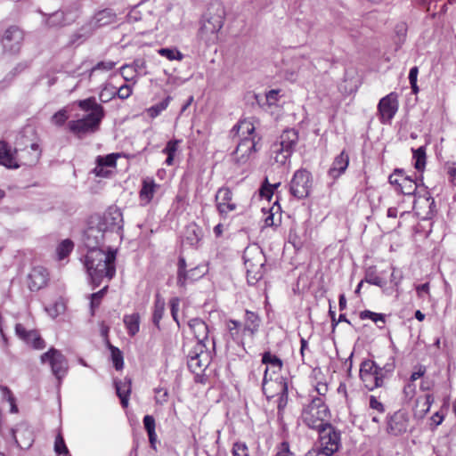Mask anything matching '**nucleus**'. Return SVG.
Masks as SVG:
<instances>
[{"mask_svg": "<svg viewBox=\"0 0 456 456\" xmlns=\"http://www.w3.org/2000/svg\"><path fill=\"white\" fill-rule=\"evenodd\" d=\"M116 254L117 251L109 248L87 250L84 257V265L94 286H99L102 281L106 278L110 281L116 273Z\"/></svg>", "mask_w": 456, "mask_h": 456, "instance_id": "obj_1", "label": "nucleus"}, {"mask_svg": "<svg viewBox=\"0 0 456 456\" xmlns=\"http://www.w3.org/2000/svg\"><path fill=\"white\" fill-rule=\"evenodd\" d=\"M247 279L249 284H255L263 278L266 272V257L257 244L247 247L243 254Z\"/></svg>", "mask_w": 456, "mask_h": 456, "instance_id": "obj_2", "label": "nucleus"}, {"mask_svg": "<svg viewBox=\"0 0 456 456\" xmlns=\"http://www.w3.org/2000/svg\"><path fill=\"white\" fill-rule=\"evenodd\" d=\"M330 411L322 397H314L301 413L302 422L311 429L321 430L329 423Z\"/></svg>", "mask_w": 456, "mask_h": 456, "instance_id": "obj_3", "label": "nucleus"}, {"mask_svg": "<svg viewBox=\"0 0 456 456\" xmlns=\"http://www.w3.org/2000/svg\"><path fill=\"white\" fill-rule=\"evenodd\" d=\"M360 378L364 387L372 391L384 385L386 375L383 373V369H380L375 362L365 360L361 364Z\"/></svg>", "mask_w": 456, "mask_h": 456, "instance_id": "obj_4", "label": "nucleus"}, {"mask_svg": "<svg viewBox=\"0 0 456 456\" xmlns=\"http://www.w3.org/2000/svg\"><path fill=\"white\" fill-rule=\"evenodd\" d=\"M189 370L196 376L204 372L210 362V356L203 343H196L187 354Z\"/></svg>", "mask_w": 456, "mask_h": 456, "instance_id": "obj_5", "label": "nucleus"}, {"mask_svg": "<svg viewBox=\"0 0 456 456\" xmlns=\"http://www.w3.org/2000/svg\"><path fill=\"white\" fill-rule=\"evenodd\" d=\"M207 273L208 268L205 265H197L187 270L186 260L183 256H180L177 263L176 284L181 288H185L188 283L200 280Z\"/></svg>", "mask_w": 456, "mask_h": 456, "instance_id": "obj_6", "label": "nucleus"}, {"mask_svg": "<svg viewBox=\"0 0 456 456\" xmlns=\"http://www.w3.org/2000/svg\"><path fill=\"white\" fill-rule=\"evenodd\" d=\"M319 432V452L325 456H331L340 447V433L330 424L322 428Z\"/></svg>", "mask_w": 456, "mask_h": 456, "instance_id": "obj_7", "label": "nucleus"}, {"mask_svg": "<svg viewBox=\"0 0 456 456\" xmlns=\"http://www.w3.org/2000/svg\"><path fill=\"white\" fill-rule=\"evenodd\" d=\"M233 143L236 144V148L232 152V160L239 167H242L244 171L251 154L258 151L257 142L256 138H240Z\"/></svg>", "mask_w": 456, "mask_h": 456, "instance_id": "obj_8", "label": "nucleus"}, {"mask_svg": "<svg viewBox=\"0 0 456 456\" xmlns=\"http://www.w3.org/2000/svg\"><path fill=\"white\" fill-rule=\"evenodd\" d=\"M40 360L42 363H49L53 374L59 382L67 374L69 369L68 361L61 351L52 347L41 355Z\"/></svg>", "mask_w": 456, "mask_h": 456, "instance_id": "obj_9", "label": "nucleus"}, {"mask_svg": "<svg viewBox=\"0 0 456 456\" xmlns=\"http://www.w3.org/2000/svg\"><path fill=\"white\" fill-rule=\"evenodd\" d=\"M99 114H87L84 118L69 122V129L76 136L81 138L84 135L96 132L102 118Z\"/></svg>", "mask_w": 456, "mask_h": 456, "instance_id": "obj_10", "label": "nucleus"}, {"mask_svg": "<svg viewBox=\"0 0 456 456\" xmlns=\"http://www.w3.org/2000/svg\"><path fill=\"white\" fill-rule=\"evenodd\" d=\"M312 176L306 169L297 170L290 182V193L297 199L306 198L311 191Z\"/></svg>", "mask_w": 456, "mask_h": 456, "instance_id": "obj_11", "label": "nucleus"}, {"mask_svg": "<svg viewBox=\"0 0 456 456\" xmlns=\"http://www.w3.org/2000/svg\"><path fill=\"white\" fill-rule=\"evenodd\" d=\"M96 221L92 220L86 229L83 241L87 250L102 249L105 236L108 234Z\"/></svg>", "mask_w": 456, "mask_h": 456, "instance_id": "obj_12", "label": "nucleus"}, {"mask_svg": "<svg viewBox=\"0 0 456 456\" xmlns=\"http://www.w3.org/2000/svg\"><path fill=\"white\" fill-rule=\"evenodd\" d=\"M16 162L18 168L22 166L32 167L36 165L42 153V150L37 142H31L23 148H15Z\"/></svg>", "mask_w": 456, "mask_h": 456, "instance_id": "obj_13", "label": "nucleus"}, {"mask_svg": "<svg viewBox=\"0 0 456 456\" xmlns=\"http://www.w3.org/2000/svg\"><path fill=\"white\" fill-rule=\"evenodd\" d=\"M99 225L107 232L119 231L123 227V216L119 208L117 207H110L103 214L96 219Z\"/></svg>", "mask_w": 456, "mask_h": 456, "instance_id": "obj_14", "label": "nucleus"}, {"mask_svg": "<svg viewBox=\"0 0 456 456\" xmlns=\"http://www.w3.org/2000/svg\"><path fill=\"white\" fill-rule=\"evenodd\" d=\"M224 13V9L220 4H212L203 15L201 28H223Z\"/></svg>", "mask_w": 456, "mask_h": 456, "instance_id": "obj_15", "label": "nucleus"}, {"mask_svg": "<svg viewBox=\"0 0 456 456\" xmlns=\"http://www.w3.org/2000/svg\"><path fill=\"white\" fill-rule=\"evenodd\" d=\"M398 110L397 95L391 93L383 97L378 105L381 123H388L395 115Z\"/></svg>", "mask_w": 456, "mask_h": 456, "instance_id": "obj_16", "label": "nucleus"}, {"mask_svg": "<svg viewBox=\"0 0 456 456\" xmlns=\"http://www.w3.org/2000/svg\"><path fill=\"white\" fill-rule=\"evenodd\" d=\"M387 431L392 436H399L407 431L409 419L403 411H397L387 418Z\"/></svg>", "mask_w": 456, "mask_h": 456, "instance_id": "obj_17", "label": "nucleus"}, {"mask_svg": "<svg viewBox=\"0 0 456 456\" xmlns=\"http://www.w3.org/2000/svg\"><path fill=\"white\" fill-rule=\"evenodd\" d=\"M23 37V30H4L1 38L4 50L11 53H18Z\"/></svg>", "mask_w": 456, "mask_h": 456, "instance_id": "obj_18", "label": "nucleus"}, {"mask_svg": "<svg viewBox=\"0 0 456 456\" xmlns=\"http://www.w3.org/2000/svg\"><path fill=\"white\" fill-rule=\"evenodd\" d=\"M15 333L20 339L35 349H43L45 346V340L37 330H27L20 323L16 324Z\"/></svg>", "mask_w": 456, "mask_h": 456, "instance_id": "obj_19", "label": "nucleus"}, {"mask_svg": "<svg viewBox=\"0 0 456 456\" xmlns=\"http://www.w3.org/2000/svg\"><path fill=\"white\" fill-rule=\"evenodd\" d=\"M48 281L47 270L43 266L34 267L28 276V286L31 291L44 288Z\"/></svg>", "mask_w": 456, "mask_h": 456, "instance_id": "obj_20", "label": "nucleus"}, {"mask_svg": "<svg viewBox=\"0 0 456 456\" xmlns=\"http://www.w3.org/2000/svg\"><path fill=\"white\" fill-rule=\"evenodd\" d=\"M12 438L17 446L21 449H28L33 442V433L26 425H19L16 428L11 430Z\"/></svg>", "mask_w": 456, "mask_h": 456, "instance_id": "obj_21", "label": "nucleus"}, {"mask_svg": "<svg viewBox=\"0 0 456 456\" xmlns=\"http://www.w3.org/2000/svg\"><path fill=\"white\" fill-rule=\"evenodd\" d=\"M118 17L116 12L110 8L102 9L94 13L90 20V26L94 28H102L112 26L117 23Z\"/></svg>", "mask_w": 456, "mask_h": 456, "instance_id": "obj_22", "label": "nucleus"}, {"mask_svg": "<svg viewBox=\"0 0 456 456\" xmlns=\"http://www.w3.org/2000/svg\"><path fill=\"white\" fill-rule=\"evenodd\" d=\"M232 136V142L239 141L240 138H256L255 126L249 120H240L230 131Z\"/></svg>", "mask_w": 456, "mask_h": 456, "instance_id": "obj_23", "label": "nucleus"}, {"mask_svg": "<svg viewBox=\"0 0 456 456\" xmlns=\"http://www.w3.org/2000/svg\"><path fill=\"white\" fill-rule=\"evenodd\" d=\"M15 159V149L12 150L6 142L0 141V165L9 169H17L18 165Z\"/></svg>", "mask_w": 456, "mask_h": 456, "instance_id": "obj_24", "label": "nucleus"}, {"mask_svg": "<svg viewBox=\"0 0 456 456\" xmlns=\"http://www.w3.org/2000/svg\"><path fill=\"white\" fill-rule=\"evenodd\" d=\"M349 164V157L344 151H341L333 160L328 175L332 179L338 178L345 173Z\"/></svg>", "mask_w": 456, "mask_h": 456, "instance_id": "obj_25", "label": "nucleus"}, {"mask_svg": "<svg viewBox=\"0 0 456 456\" xmlns=\"http://www.w3.org/2000/svg\"><path fill=\"white\" fill-rule=\"evenodd\" d=\"M230 323L233 324V329H240L243 326V332L248 331L252 334L258 328L259 319L255 313L246 310L243 323L236 320H230Z\"/></svg>", "mask_w": 456, "mask_h": 456, "instance_id": "obj_26", "label": "nucleus"}, {"mask_svg": "<svg viewBox=\"0 0 456 456\" xmlns=\"http://www.w3.org/2000/svg\"><path fill=\"white\" fill-rule=\"evenodd\" d=\"M159 187V185L157 184L153 179H143L142 188L139 192L141 205L145 206L149 204Z\"/></svg>", "mask_w": 456, "mask_h": 456, "instance_id": "obj_27", "label": "nucleus"}, {"mask_svg": "<svg viewBox=\"0 0 456 456\" xmlns=\"http://www.w3.org/2000/svg\"><path fill=\"white\" fill-rule=\"evenodd\" d=\"M298 142V133L295 129H287L280 136V143L278 147L293 152Z\"/></svg>", "mask_w": 456, "mask_h": 456, "instance_id": "obj_28", "label": "nucleus"}, {"mask_svg": "<svg viewBox=\"0 0 456 456\" xmlns=\"http://www.w3.org/2000/svg\"><path fill=\"white\" fill-rule=\"evenodd\" d=\"M201 229L191 223L185 227L183 235V243L189 246H196L201 239Z\"/></svg>", "mask_w": 456, "mask_h": 456, "instance_id": "obj_29", "label": "nucleus"}, {"mask_svg": "<svg viewBox=\"0 0 456 456\" xmlns=\"http://www.w3.org/2000/svg\"><path fill=\"white\" fill-rule=\"evenodd\" d=\"M188 325L195 336L197 340L196 343H203V341L208 338V325L199 318L190 320Z\"/></svg>", "mask_w": 456, "mask_h": 456, "instance_id": "obj_30", "label": "nucleus"}, {"mask_svg": "<svg viewBox=\"0 0 456 456\" xmlns=\"http://www.w3.org/2000/svg\"><path fill=\"white\" fill-rule=\"evenodd\" d=\"M78 107L84 111H89L88 114H99L100 118H103L105 112L103 107L97 103L95 98L89 97L77 102Z\"/></svg>", "mask_w": 456, "mask_h": 456, "instance_id": "obj_31", "label": "nucleus"}, {"mask_svg": "<svg viewBox=\"0 0 456 456\" xmlns=\"http://www.w3.org/2000/svg\"><path fill=\"white\" fill-rule=\"evenodd\" d=\"M117 395L120 399L121 405L126 408L128 404V397L131 393V380L125 379L124 381H114Z\"/></svg>", "mask_w": 456, "mask_h": 456, "instance_id": "obj_32", "label": "nucleus"}, {"mask_svg": "<svg viewBox=\"0 0 456 456\" xmlns=\"http://www.w3.org/2000/svg\"><path fill=\"white\" fill-rule=\"evenodd\" d=\"M166 302L159 293L155 295V301L152 313V322L159 329V322L164 315Z\"/></svg>", "mask_w": 456, "mask_h": 456, "instance_id": "obj_33", "label": "nucleus"}, {"mask_svg": "<svg viewBox=\"0 0 456 456\" xmlns=\"http://www.w3.org/2000/svg\"><path fill=\"white\" fill-rule=\"evenodd\" d=\"M146 69V61L144 59L138 58L135 59L132 64H125L121 67V74L124 77V78L128 81V78L126 75V70H132L133 72L136 74H143L146 75L147 72L145 71Z\"/></svg>", "mask_w": 456, "mask_h": 456, "instance_id": "obj_34", "label": "nucleus"}, {"mask_svg": "<svg viewBox=\"0 0 456 456\" xmlns=\"http://www.w3.org/2000/svg\"><path fill=\"white\" fill-rule=\"evenodd\" d=\"M216 208L220 215L226 216L228 213V188H220L216 194Z\"/></svg>", "mask_w": 456, "mask_h": 456, "instance_id": "obj_35", "label": "nucleus"}, {"mask_svg": "<svg viewBox=\"0 0 456 456\" xmlns=\"http://www.w3.org/2000/svg\"><path fill=\"white\" fill-rule=\"evenodd\" d=\"M123 322L130 336H134L139 331L140 328V316L139 314L134 313L132 314H126Z\"/></svg>", "mask_w": 456, "mask_h": 456, "instance_id": "obj_36", "label": "nucleus"}, {"mask_svg": "<svg viewBox=\"0 0 456 456\" xmlns=\"http://www.w3.org/2000/svg\"><path fill=\"white\" fill-rule=\"evenodd\" d=\"M412 158L414 159V167L418 171H423L426 166V148L420 146L416 150H412Z\"/></svg>", "mask_w": 456, "mask_h": 456, "instance_id": "obj_37", "label": "nucleus"}, {"mask_svg": "<svg viewBox=\"0 0 456 456\" xmlns=\"http://www.w3.org/2000/svg\"><path fill=\"white\" fill-rule=\"evenodd\" d=\"M417 183L409 176L403 177L400 183V191L404 195H413L417 190Z\"/></svg>", "mask_w": 456, "mask_h": 456, "instance_id": "obj_38", "label": "nucleus"}, {"mask_svg": "<svg viewBox=\"0 0 456 456\" xmlns=\"http://www.w3.org/2000/svg\"><path fill=\"white\" fill-rule=\"evenodd\" d=\"M171 100H172V97L168 95L164 100L159 102V103L149 108L147 110L149 116L152 118L158 117L163 110H165L167 108Z\"/></svg>", "mask_w": 456, "mask_h": 456, "instance_id": "obj_39", "label": "nucleus"}, {"mask_svg": "<svg viewBox=\"0 0 456 456\" xmlns=\"http://www.w3.org/2000/svg\"><path fill=\"white\" fill-rule=\"evenodd\" d=\"M273 153L274 154V161L281 166L285 165L289 160L292 154L291 152L278 147V145L273 146Z\"/></svg>", "mask_w": 456, "mask_h": 456, "instance_id": "obj_40", "label": "nucleus"}, {"mask_svg": "<svg viewBox=\"0 0 456 456\" xmlns=\"http://www.w3.org/2000/svg\"><path fill=\"white\" fill-rule=\"evenodd\" d=\"M109 348L111 354V360L117 370H120L124 367V358L122 352L116 346L109 344Z\"/></svg>", "mask_w": 456, "mask_h": 456, "instance_id": "obj_41", "label": "nucleus"}, {"mask_svg": "<svg viewBox=\"0 0 456 456\" xmlns=\"http://www.w3.org/2000/svg\"><path fill=\"white\" fill-rule=\"evenodd\" d=\"M74 243L71 240L66 239L62 240L57 247V254L60 260L64 259L73 250Z\"/></svg>", "mask_w": 456, "mask_h": 456, "instance_id": "obj_42", "label": "nucleus"}, {"mask_svg": "<svg viewBox=\"0 0 456 456\" xmlns=\"http://www.w3.org/2000/svg\"><path fill=\"white\" fill-rule=\"evenodd\" d=\"M280 184V182L272 184L269 183L268 177H265L260 188L261 197L270 200L273 194V190L278 188Z\"/></svg>", "mask_w": 456, "mask_h": 456, "instance_id": "obj_43", "label": "nucleus"}, {"mask_svg": "<svg viewBox=\"0 0 456 456\" xmlns=\"http://www.w3.org/2000/svg\"><path fill=\"white\" fill-rule=\"evenodd\" d=\"M262 362L266 365L277 368L279 370L282 368V361L274 354H272L269 351L265 352L262 357Z\"/></svg>", "mask_w": 456, "mask_h": 456, "instance_id": "obj_44", "label": "nucleus"}, {"mask_svg": "<svg viewBox=\"0 0 456 456\" xmlns=\"http://www.w3.org/2000/svg\"><path fill=\"white\" fill-rule=\"evenodd\" d=\"M159 54L161 56L166 57L169 61H182L183 58V53L178 51L177 49H172V48H160L158 50Z\"/></svg>", "mask_w": 456, "mask_h": 456, "instance_id": "obj_45", "label": "nucleus"}, {"mask_svg": "<svg viewBox=\"0 0 456 456\" xmlns=\"http://www.w3.org/2000/svg\"><path fill=\"white\" fill-rule=\"evenodd\" d=\"M364 281L371 285H375L380 288L386 285V281L378 276L376 273L371 269H369L366 272Z\"/></svg>", "mask_w": 456, "mask_h": 456, "instance_id": "obj_46", "label": "nucleus"}, {"mask_svg": "<svg viewBox=\"0 0 456 456\" xmlns=\"http://www.w3.org/2000/svg\"><path fill=\"white\" fill-rule=\"evenodd\" d=\"M117 158L118 155L116 154H108L104 157L99 156L97 158L96 163L99 164V166H103L105 167H115L117 164Z\"/></svg>", "mask_w": 456, "mask_h": 456, "instance_id": "obj_47", "label": "nucleus"}, {"mask_svg": "<svg viewBox=\"0 0 456 456\" xmlns=\"http://www.w3.org/2000/svg\"><path fill=\"white\" fill-rule=\"evenodd\" d=\"M54 451L57 454L63 456L69 455L68 447L66 446L65 441L61 434H58L54 442Z\"/></svg>", "mask_w": 456, "mask_h": 456, "instance_id": "obj_48", "label": "nucleus"}, {"mask_svg": "<svg viewBox=\"0 0 456 456\" xmlns=\"http://www.w3.org/2000/svg\"><path fill=\"white\" fill-rule=\"evenodd\" d=\"M360 318L362 320L370 319L373 321L375 323H378L379 322L385 323V316L382 314H377L370 310H364L361 312Z\"/></svg>", "mask_w": 456, "mask_h": 456, "instance_id": "obj_49", "label": "nucleus"}, {"mask_svg": "<svg viewBox=\"0 0 456 456\" xmlns=\"http://www.w3.org/2000/svg\"><path fill=\"white\" fill-rule=\"evenodd\" d=\"M64 19V13L61 11H57L52 13L47 21V25L49 27H56V26H66L65 23L62 22Z\"/></svg>", "mask_w": 456, "mask_h": 456, "instance_id": "obj_50", "label": "nucleus"}, {"mask_svg": "<svg viewBox=\"0 0 456 456\" xmlns=\"http://www.w3.org/2000/svg\"><path fill=\"white\" fill-rule=\"evenodd\" d=\"M434 401V396L429 394L426 395L422 401H420L419 399L417 401V403L421 404L422 406L421 413L419 414L421 418L424 417L429 411Z\"/></svg>", "mask_w": 456, "mask_h": 456, "instance_id": "obj_51", "label": "nucleus"}, {"mask_svg": "<svg viewBox=\"0 0 456 456\" xmlns=\"http://www.w3.org/2000/svg\"><path fill=\"white\" fill-rule=\"evenodd\" d=\"M68 118L69 116L67 110L65 109H61L52 116L51 122L58 126H61L64 125Z\"/></svg>", "mask_w": 456, "mask_h": 456, "instance_id": "obj_52", "label": "nucleus"}, {"mask_svg": "<svg viewBox=\"0 0 456 456\" xmlns=\"http://www.w3.org/2000/svg\"><path fill=\"white\" fill-rule=\"evenodd\" d=\"M233 456H249L248 448L243 442H237L232 446Z\"/></svg>", "mask_w": 456, "mask_h": 456, "instance_id": "obj_53", "label": "nucleus"}, {"mask_svg": "<svg viewBox=\"0 0 456 456\" xmlns=\"http://www.w3.org/2000/svg\"><path fill=\"white\" fill-rule=\"evenodd\" d=\"M108 289V285L104 286L101 290H99L96 293H93L91 295V308L94 309V307L99 306L102 298L106 294Z\"/></svg>", "mask_w": 456, "mask_h": 456, "instance_id": "obj_54", "label": "nucleus"}, {"mask_svg": "<svg viewBox=\"0 0 456 456\" xmlns=\"http://www.w3.org/2000/svg\"><path fill=\"white\" fill-rule=\"evenodd\" d=\"M88 37L87 35L80 34V33H73L70 36L69 41L67 43L68 46H78L81 45L86 38Z\"/></svg>", "mask_w": 456, "mask_h": 456, "instance_id": "obj_55", "label": "nucleus"}, {"mask_svg": "<svg viewBox=\"0 0 456 456\" xmlns=\"http://www.w3.org/2000/svg\"><path fill=\"white\" fill-rule=\"evenodd\" d=\"M170 310H171V315L174 319V321L177 323L178 326H180L179 321H178V310H179V299L177 297H174L170 300Z\"/></svg>", "mask_w": 456, "mask_h": 456, "instance_id": "obj_56", "label": "nucleus"}, {"mask_svg": "<svg viewBox=\"0 0 456 456\" xmlns=\"http://www.w3.org/2000/svg\"><path fill=\"white\" fill-rule=\"evenodd\" d=\"M179 143H180L179 140H170V141H168L167 145H166V147L163 149L162 152L164 154L175 155L176 151H177Z\"/></svg>", "mask_w": 456, "mask_h": 456, "instance_id": "obj_57", "label": "nucleus"}, {"mask_svg": "<svg viewBox=\"0 0 456 456\" xmlns=\"http://www.w3.org/2000/svg\"><path fill=\"white\" fill-rule=\"evenodd\" d=\"M115 65H116V63L114 61H100L94 67L92 68L91 73H93L98 69L109 71V70H111L115 67Z\"/></svg>", "mask_w": 456, "mask_h": 456, "instance_id": "obj_58", "label": "nucleus"}, {"mask_svg": "<svg viewBox=\"0 0 456 456\" xmlns=\"http://www.w3.org/2000/svg\"><path fill=\"white\" fill-rule=\"evenodd\" d=\"M370 408L377 411L379 413H383L385 411L384 404L379 402L374 395L370 396Z\"/></svg>", "mask_w": 456, "mask_h": 456, "instance_id": "obj_59", "label": "nucleus"}, {"mask_svg": "<svg viewBox=\"0 0 456 456\" xmlns=\"http://www.w3.org/2000/svg\"><path fill=\"white\" fill-rule=\"evenodd\" d=\"M131 94L132 88L128 85H123L118 88V91H116V94L122 100L127 99Z\"/></svg>", "mask_w": 456, "mask_h": 456, "instance_id": "obj_60", "label": "nucleus"}, {"mask_svg": "<svg viewBox=\"0 0 456 456\" xmlns=\"http://www.w3.org/2000/svg\"><path fill=\"white\" fill-rule=\"evenodd\" d=\"M403 171L400 169H395V172L389 175L388 181L392 185H396L400 188V183L403 176Z\"/></svg>", "mask_w": 456, "mask_h": 456, "instance_id": "obj_61", "label": "nucleus"}, {"mask_svg": "<svg viewBox=\"0 0 456 456\" xmlns=\"http://www.w3.org/2000/svg\"><path fill=\"white\" fill-rule=\"evenodd\" d=\"M143 425L147 433L155 431V419L151 415H145Z\"/></svg>", "mask_w": 456, "mask_h": 456, "instance_id": "obj_62", "label": "nucleus"}, {"mask_svg": "<svg viewBox=\"0 0 456 456\" xmlns=\"http://www.w3.org/2000/svg\"><path fill=\"white\" fill-rule=\"evenodd\" d=\"M288 442H282L277 448L276 456H292Z\"/></svg>", "mask_w": 456, "mask_h": 456, "instance_id": "obj_63", "label": "nucleus"}, {"mask_svg": "<svg viewBox=\"0 0 456 456\" xmlns=\"http://www.w3.org/2000/svg\"><path fill=\"white\" fill-rule=\"evenodd\" d=\"M155 392H156L155 399H156L157 403L163 404L164 403H166L167 401L168 394H167V390H163L162 388H156Z\"/></svg>", "mask_w": 456, "mask_h": 456, "instance_id": "obj_64", "label": "nucleus"}]
</instances>
